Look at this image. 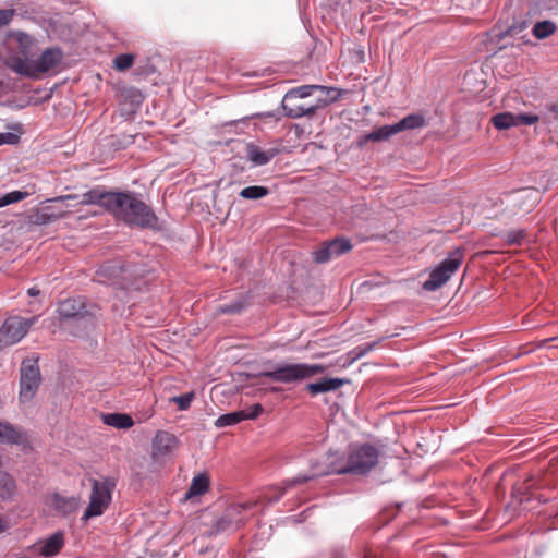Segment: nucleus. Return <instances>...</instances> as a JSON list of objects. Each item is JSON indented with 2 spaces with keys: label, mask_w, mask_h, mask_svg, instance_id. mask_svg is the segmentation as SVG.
<instances>
[{
  "label": "nucleus",
  "mask_w": 558,
  "mask_h": 558,
  "mask_svg": "<svg viewBox=\"0 0 558 558\" xmlns=\"http://www.w3.org/2000/svg\"><path fill=\"white\" fill-rule=\"evenodd\" d=\"M11 36L15 39L17 47L10 52L5 64L21 76L37 80L62 61L63 54L59 48H48L38 56L35 39L32 36L23 32H14Z\"/></svg>",
  "instance_id": "1"
},
{
  "label": "nucleus",
  "mask_w": 558,
  "mask_h": 558,
  "mask_svg": "<svg viewBox=\"0 0 558 558\" xmlns=\"http://www.w3.org/2000/svg\"><path fill=\"white\" fill-rule=\"evenodd\" d=\"M109 213L129 226L156 229L158 218L153 209L134 192H113L109 197Z\"/></svg>",
  "instance_id": "2"
},
{
  "label": "nucleus",
  "mask_w": 558,
  "mask_h": 558,
  "mask_svg": "<svg viewBox=\"0 0 558 558\" xmlns=\"http://www.w3.org/2000/svg\"><path fill=\"white\" fill-rule=\"evenodd\" d=\"M347 469H349L348 456L344 457L338 452H329L326 454L323 463H317L313 466V473L311 475H298L292 480L286 481L282 488H276V495L269 497V502L278 501L290 487L306 483L316 476L350 474V471H344Z\"/></svg>",
  "instance_id": "3"
},
{
  "label": "nucleus",
  "mask_w": 558,
  "mask_h": 558,
  "mask_svg": "<svg viewBox=\"0 0 558 558\" xmlns=\"http://www.w3.org/2000/svg\"><path fill=\"white\" fill-rule=\"evenodd\" d=\"M325 371L326 366L322 364L294 363L279 365L259 375L277 383L293 384L323 374Z\"/></svg>",
  "instance_id": "4"
},
{
  "label": "nucleus",
  "mask_w": 558,
  "mask_h": 558,
  "mask_svg": "<svg viewBox=\"0 0 558 558\" xmlns=\"http://www.w3.org/2000/svg\"><path fill=\"white\" fill-rule=\"evenodd\" d=\"M463 259L464 254L462 250L456 248L450 252L438 266L430 270L428 279L423 283V289L426 291H436L441 288L460 268Z\"/></svg>",
  "instance_id": "5"
},
{
  "label": "nucleus",
  "mask_w": 558,
  "mask_h": 558,
  "mask_svg": "<svg viewBox=\"0 0 558 558\" xmlns=\"http://www.w3.org/2000/svg\"><path fill=\"white\" fill-rule=\"evenodd\" d=\"M379 459V451L369 444L352 445L348 453L350 474L364 475L374 469Z\"/></svg>",
  "instance_id": "6"
},
{
  "label": "nucleus",
  "mask_w": 558,
  "mask_h": 558,
  "mask_svg": "<svg viewBox=\"0 0 558 558\" xmlns=\"http://www.w3.org/2000/svg\"><path fill=\"white\" fill-rule=\"evenodd\" d=\"M114 488V482L110 478L104 481H92V493L89 505L85 510L82 520L88 521L90 518L101 515L111 501V494Z\"/></svg>",
  "instance_id": "7"
},
{
  "label": "nucleus",
  "mask_w": 558,
  "mask_h": 558,
  "mask_svg": "<svg viewBox=\"0 0 558 558\" xmlns=\"http://www.w3.org/2000/svg\"><path fill=\"white\" fill-rule=\"evenodd\" d=\"M37 317L25 318L22 316L8 317L0 327V349L19 343L36 324Z\"/></svg>",
  "instance_id": "8"
},
{
  "label": "nucleus",
  "mask_w": 558,
  "mask_h": 558,
  "mask_svg": "<svg viewBox=\"0 0 558 558\" xmlns=\"http://www.w3.org/2000/svg\"><path fill=\"white\" fill-rule=\"evenodd\" d=\"M41 381L39 366L36 360H25L21 366L20 401H31Z\"/></svg>",
  "instance_id": "9"
},
{
  "label": "nucleus",
  "mask_w": 558,
  "mask_h": 558,
  "mask_svg": "<svg viewBox=\"0 0 558 558\" xmlns=\"http://www.w3.org/2000/svg\"><path fill=\"white\" fill-rule=\"evenodd\" d=\"M255 505V502H244L228 507L223 514L215 522V531L219 533L238 529L244 523L243 512L252 509Z\"/></svg>",
  "instance_id": "10"
},
{
  "label": "nucleus",
  "mask_w": 558,
  "mask_h": 558,
  "mask_svg": "<svg viewBox=\"0 0 558 558\" xmlns=\"http://www.w3.org/2000/svg\"><path fill=\"white\" fill-rule=\"evenodd\" d=\"M178 447L177 437L166 430H158L151 442V459L156 462H162L169 458Z\"/></svg>",
  "instance_id": "11"
},
{
  "label": "nucleus",
  "mask_w": 558,
  "mask_h": 558,
  "mask_svg": "<svg viewBox=\"0 0 558 558\" xmlns=\"http://www.w3.org/2000/svg\"><path fill=\"white\" fill-rule=\"evenodd\" d=\"M352 245L345 238H336L329 242L324 243L319 248L313 252V258L318 264H324L330 259L338 257L349 251Z\"/></svg>",
  "instance_id": "12"
},
{
  "label": "nucleus",
  "mask_w": 558,
  "mask_h": 558,
  "mask_svg": "<svg viewBox=\"0 0 558 558\" xmlns=\"http://www.w3.org/2000/svg\"><path fill=\"white\" fill-rule=\"evenodd\" d=\"M539 120L536 114L500 112L492 117L490 121L497 130H508L512 126L532 125Z\"/></svg>",
  "instance_id": "13"
},
{
  "label": "nucleus",
  "mask_w": 558,
  "mask_h": 558,
  "mask_svg": "<svg viewBox=\"0 0 558 558\" xmlns=\"http://www.w3.org/2000/svg\"><path fill=\"white\" fill-rule=\"evenodd\" d=\"M263 410L264 409L262 404L255 403L245 410L222 414L216 420L215 426L222 428L226 426L235 425L244 420H254L263 412Z\"/></svg>",
  "instance_id": "14"
},
{
  "label": "nucleus",
  "mask_w": 558,
  "mask_h": 558,
  "mask_svg": "<svg viewBox=\"0 0 558 558\" xmlns=\"http://www.w3.org/2000/svg\"><path fill=\"white\" fill-rule=\"evenodd\" d=\"M58 312L63 318L84 319L92 315V312L81 299H66L62 301Z\"/></svg>",
  "instance_id": "15"
},
{
  "label": "nucleus",
  "mask_w": 558,
  "mask_h": 558,
  "mask_svg": "<svg viewBox=\"0 0 558 558\" xmlns=\"http://www.w3.org/2000/svg\"><path fill=\"white\" fill-rule=\"evenodd\" d=\"M27 441V434L24 429L15 427L9 422L0 421V444L22 445Z\"/></svg>",
  "instance_id": "16"
},
{
  "label": "nucleus",
  "mask_w": 558,
  "mask_h": 558,
  "mask_svg": "<svg viewBox=\"0 0 558 558\" xmlns=\"http://www.w3.org/2000/svg\"><path fill=\"white\" fill-rule=\"evenodd\" d=\"M539 202L538 192L534 189H524L513 197V205L519 210L530 213Z\"/></svg>",
  "instance_id": "17"
},
{
  "label": "nucleus",
  "mask_w": 558,
  "mask_h": 558,
  "mask_svg": "<svg viewBox=\"0 0 558 558\" xmlns=\"http://www.w3.org/2000/svg\"><path fill=\"white\" fill-rule=\"evenodd\" d=\"M299 99L292 96L289 102H286V95L281 101L284 114L292 119H298L304 116H312L315 113L317 106L304 107L298 102Z\"/></svg>",
  "instance_id": "18"
},
{
  "label": "nucleus",
  "mask_w": 558,
  "mask_h": 558,
  "mask_svg": "<svg viewBox=\"0 0 558 558\" xmlns=\"http://www.w3.org/2000/svg\"><path fill=\"white\" fill-rule=\"evenodd\" d=\"M397 134L395 125H383L377 130L363 134L357 137L356 144L359 147H363L368 142H384L389 140L392 135Z\"/></svg>",
  "instance_id": "19"
},
{
  "label": "nucleus",
  "mask_w": 558,
  "mask_h": 558,
  "mask_svg": "<svg viewBox=\"0 0 558 558\" xmlns=\"http://www.w3.org/2000/svg\"><path fill=\"white\" fill-rule=\"evenodd\" d=\"M51 506L62 514H70L77 510L80 498L75 496H62L56 493L51 496Z\"/></svg>",
  "instance_id": "20"
},
{
  "label": "nucleus",
  "mask_w": 558,
  "mask_h": 558,
  "mask_svg": "<svg viewBox=\"0 0 558 558\" xmlns=\"http://www.w3.org/2000/svg\"><path fill=\"white\" fill-rule=\"evenodd\" d=\"M128 270L122 265L116 262H108L102 264L98 271V280L100 282H110L112 284L117 283L114 281L116 278L123 276Z\"/></svg>",
  "instance_id": "21"
},
{
  "label": "nucleus",
  "mask_w": 558,
  "mask_h": 558,
  "mask_svg": "<svg viewBox=\"0 0 558 558\" xmlns=\"http://www.w3.org/2000/svg\"><path fill=\"white\" fill-rule=\"evenodd\" d=\"M210 486L209 476L206 473H199L192 478L191 485L184 495L185 500L203 496Z\"/></svg>",
  "instance_id": "22"
},
{
  "label": "nucleus",
  "mask_w": 558,
  "mask_h": 558,
  "mask_svg": "<svg viewBox=\"0 0 558 558\" xmlns=\"http://www.w3.org/2000/svg\"><path fill=\"white\" fill-rule=\"evenodd\" d=\"M345 383L347 380L342 378H323L319 381L307 384L306 389L313 396H316L323 392L335 391L342 387Z\"/></svg>",
  "instance_id": "23"
},
{
  "label": "nucleus",
  "mask_w": 558,
  "mask_h": 558,
  "mask_svg": "<svg viewBox=\"0 0 558 558\" xmlns=\"http://www.w3.org/2000/svg\"><path fill=\"white\" fill-rule=\"evenodd\" d=\"M277 154V150H262L258 146L250 144L247 146V158L255 166H264L268 163Z\"/></svg>",
  "instance_id": "24"
},
{
  "label": "nucleus",
  "mask_w": 558,
  "mask_h": 558,
  "mask_svg": "<svg viewBox=\"0 0 558 558\" xmlns=\"http://www.w3.org/2000/svg\"><path fill=\"white\" fill-rule=\"evenodd\" d=\"M64 545V536L62 532H56L49 536L40 548V554L45 557L56 556Z\"/></svg>",
  "instance_id": "25"
},
{
  "label": "nucleus",
  "mask_w": 558,
  "mask_h": 558,
  "mask_svg": "<svg viewBox=\"0 0 558 558\" xmlns=\"http://www.w3.org/2000/svg\"><path fill=\"white\" fill-rule=\"evenodd\" d=\"M101 418L106 425L118 429H128L134 425L133 418L125 413H107Z\"/></svg>",
  "instance_id": "26"
},
{
  "label": "nucleus",
  "mask_w": 558,
  "mask_h": 558,
  "mask_svg": "<svg viewBox=\"0 0 558 558\" xmlns=\"http://www.w3.org/2000/svg\"><path fill=\"white\" fill-rule=\"evenodd\" d=\"M113 196V192H100L99 190H92L82 195L81 204H98L109 211L108 202Z\"/></svg>",
  "instance_id": "27"
},
{
  "label": "nucleus",
  "mask_w": 558,
  "mask_h": 558,
  "mask_svg": "<svg viewBox=\"0 0 558 558\" xmlns=\"http://www.w3.org/2000/svg\"><path fill=\"white\" fill-rule=\"evenodd\" d=\"M395 129L397 133H400L405 130H414L420 129L425 125V118L418 113L408 114L399 122L395 123Z\"/></svg>",
  "instance_id": "28"
},
{
  "label": "nucleus",
  "mask_w": 558,
  "mask_h": 558,
  "mask_svg": "<svg viewBox=\"0 0 558 558\" xmlns=\"http://www.w3.org/2000/svg\"><path fill=\"white\" fill-rule=\"evenodd\" d=\"M15 493L14 480L7 473L0 471V499L8 500Z\"/></svg>",
  "instance_id": "29"
},
{
  "label": "nucleus",
  "mask_w": 558,
  "mask_h": 558,
  "mask_svg": "<svg viewBox=\"0 0 558 558\" xmlns=\"http://www.w3.org/2000/svg\"><path fill=\"white\" fill-rule=\"evenodd\" d=\"M323 88L324 87L320 85H302L294 87L286 93V102H289L290 99H292V96L296 99H302L311 96L314 90Z\"/></svg>",
  "instance_id": "30"
},
{
  "label": "nucleus",
  "mask_w": 558,
  "mask_h": 558,
  "mask_svg": "<svg viewBox=\"0 0 558 558\" xmlns=\"http://www.w3.org/2000/svg\"><path fill=\"white\" fill-rule=\"evenodd\" d=\"M556 31V25L554 22L551 21H542V22H537L534 27H533V35L537 38V39H544V38H547L548 36L553 35Z\"/></svg>",
  "instance_id": "31"
},
{
  "label": "nucleus",
  "mask_w": 558,
  "mask_h": 558,
  "mask_svg": "<svg viewBox=\"0 0 558 558\" xmlns=\"http://www.w3.org/2000/svg\"><path fill=\"white\" fill-rule=\"evenodd\" d=\"M269 190L260 185H252L241 190L240 196L245 199H259L267 196Z\"/></svg>",
  "instance_id": "32"
},
{
  "label": "nucleus",
  "mask_w": 558,
  "mask_h": 558,
  "mask_svg": "<svg viewBox=\"0 0 558 558\" xmlns=\"http://www.w3.org/2000/svg\"><path fill=\"white\" fill-rule=\"evenodd\" d=\"M29 195L28 192L12 191L0 197V208L25 199Z\"/></svg>",
  "instance_id": "33"
},
{
  "label": "nucleus",
  "mask_w": 558,
  "mask_h": 558,
  "mask_svg": "<svg viewBox=\"0 0 558 558\" xmlns=\"http://www.w3.org/2000/svg\"><path fill=\"white\" fill-rule=\"evenodd\" d=\"M134 63V54L132 53H122L118 54L113 60V66L118 71H125L130 69Z\"/></svg>",
  "instance_id": "34"
},
{
  "label": "nucleus",
  "mask_w": 558,
  "mask_h": 558,
  "mask_svg": "<svg viewBox=\"0 0 558 558\" xmlns=\"http://www.w3.org/2000/svg\"><path fill=\"white\" fill-rule=\"evenodd\" d=\"M504 238L508 245H520L525 239V231L523 229L511 230Z\"/></svg>",
  "instance_id": "35"
},
{
  "label": "nucleus",
  "mask_w": 558,
  "mask_h": 558,
  "mask_svg": "<svg viewBox=\"0 0 558 558\" xmlns=\"http://www.w3.org/2000/svg\"><path fill=\"white\" fill-rule=\"evenodd\" d=\"M193 399H194V393L189 392V393L173 397L172 402H174L178 405L179 410L184 411L190 408Z\"/></svg>",
  "instance_id": "36"
},
{
  "label": "nucleus",
  "mask_w": 558,
  "mask_h": 558,
  "mask_svg": "<svg viewBox=\"0 0 558 558\" xmlns=\"http://www.w3.org/2000/svg\"><path fill=\"white\" fill-rule=\"evenodd\" d=\"M243 308H244V302L239 300V301L232 302L230 304L219 306L217 312L219 314H234V313L241 312Z\"/></svg>",
  "instance_id": "37"
},
{
  "label": "nucleus",
  "mask_w": 558,
  "mask_h": 558,
  "mask_svg": "<svg viewBox=\"0 0 558 558\" xmlns=\"http://www.w3.org/2000/svg\"><path fill=\"white\" fill-rule=\"evenodd\" d=\"M15 14L14 9H2L0 10V27L8 25Z\"/></svg>",
  "instance_id": "38"
},
{
  "label": "nucleus",
  "mask_w": 558,
  "mask_h": 558,
  "mask_svg": "<svg viewBox=\"0 0 558 558\" xmlns=\"http://www.w3.org/2000/svg\"><path fill=\"white\" fill-rule=\"evenodd\" d=\"M17 141H19V135H16L14 133H11V132L0 133V146L3 144H15V143H17Z\"/></svg>",
  "instance_id": "39"
},
{
  "label": "nucleus",
  "mask_w": 558,
  "mask_h": 558,
  "mask_svg": "<svg viewBox=\"0 0 558 558\" xmlns=\"http://www.w3.org/2000/svg\"><path fill=\"white\" fill-rule=\"evenodd\" d=\"M376 347V343H372V344H366L364 347H357L355 350L359 351L356 353V357H361L363 356L364 354H366L367 352L372 351L374 348Z\"/></svg>",
  "instance_id": "40"
},
{
  "label": "nucleus",
  "mask_w": 558,
  "mask_h": 558,
  "mask_svg": "<svg viewBox=\"0 0 558 558\" xmlns=\"http://www.w3.org/2000/svg\"><path fill=\"white\" fill-rule=\"evenodd\" d=\"M133 142H134V136L133 135H128V136H124V140H123L122 143H118V146L119 147H124V146H128V145L132 144ZM112 145H117V143L113 141Z\"/></svg>",
  "instance_id": "41"
},
{
  "label": "nucleus",
  "mask_w": 558,
  "mask_h": 558,
  "mask_svg": "<svg viewBox=\"0 0 558 558\" xmlns=\"http://www.w3.org/2000/svg\"><path fill=\"white\" fill-rule=\"evenodd\" d=\"M9 529V523L4 518L0 517V534Z\"/></svg>",
  "instance_id": "42"
},
{
  "label": "nucleus",
  "mask_w": 558,
  "mask_h": 558,
  "mask_svg": "<svg viewBox=\"0 0 558 558\" xmlns=\"http://www.w3.org/2000/svg\"><path fill=\"white\" fill-rule=\"evenodd\" d=\"M547 109L553 113L555 119H558V105H549Z\"/></svg>",
  "instance_id": "43"
},
{
  "label": "nucleus",
  "mask_w": 558,
  "mask_h": 558,
  "mask_svg": "<svg viewBox=\"0 0 558 558\" xmlns=\"http://www.w3.org/2000/svg\"><path fill=\"white\" fill-rule=\"evenodd\" d=\"M29 296H36L40 293L39 289L33 287L27 290Z\"/></svg>",
  "instance_id": "44"
},
{
  "label": "nucleus",
  "mask_w": 558,
  "mask_h": 558,
  "mask_svg": "<svg viewBox=\"0 0 558 558\" xmlns=\"http://www.w3.org/2000/svg\"><path fill=\"white\" fill-rule=\"evenodd\" d=\"M76 197V195H66L64 197H60L59 199H75Z\"/></svg>",
  "instance_id": "45"
}]
</instances>
